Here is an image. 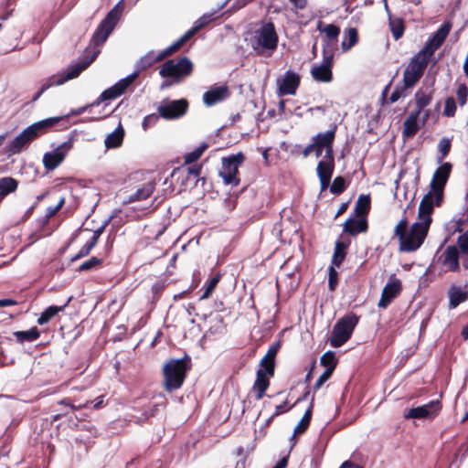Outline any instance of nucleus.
I'll use <instances>...</instances> for the list:
<instances>
[{"instance_id":"nucleus-1","label":"nucleus","mask_w":468,"mask_h":468,"mask_svg":"<svg viewBox=\"0 0 468 468\" xmlns=\"http://www.w3.org/2000/svg\"><path fill=\"white\" fill-rule=\"evenodd\" d=\"M431 187V191L420 203L417 220L410 227L407 218L404 217L394 228L393 236L398 239L401 252L416 251L428 234L434 206H439V167L433 173Z\"/></svg>"},{"instance_id":"nucleus-2","label":"nucleus","mask_w":468,"mask_h":468,"mask_svg":"<svg viewBox=\"0 0 468 468\" xmlns=\"http://www.w3.org/2000/svg\"><path fill=\"white\" fill-rule=\"evenodd\" d=\"M439 48V30L426 42L424 47L416 53L405 67L403 84L405 88H413L423 76L434 52Z\"/></svg>"},{"instance_id":"nucleus-3","label":"nucleus","mask_w":468,"mask_h":468,"mask_svg":"<svg viewBox=\"0 0 468 468\" xmlns=\"http://www.w3.org/2000/svg\"><path fill=\"white\" fill-rule=\"evenodd\" d=\"M61 119V117H50L29 125L6 144L5 147V154L8 156L20 154L34 140L47 133L52 127L57 125Z\"/></svg>"},{"instance_id":"nucleus-4","label":"nucleus","mask_w":468,"mask_h":468,"mask_svg":"<svg viewBox=\"0 0 468 468\" xmlns=\"http://www.w3.org/2000/svg\"><path fill=\"white\" fill-rule=\"evenodd\" d=\"M278 39L273 23L266 22L253 31L250 43L258 56L271 57L277 49Z\"/></svg>"},{"instance_id":"nucleus-5","label":"nucleus","mask_w":468,"mask_h":468,"mask_svg":"<svg viewBox=\"0 0 468 468\" xmlns=\"http://www.w3.org/2000/svg\"><path fill=\"white\" fill-rule=\"evenodd\" d=\"M164 387L167 392L180 388L187 371V360L171 359L163 367Z\"/></svg>"},{"instance_id":"nucleus-6","label":"nucleus","mask_w":468,"mask_h":468,"mask_svg":"<svg viewBox=\"0 0 468 468\" xmlns=\"http://www.w3.org/2000/svg\"><path fill=\"white\" fill-rule=\"evenodd\" d=\"M245 155L242 152L231 154L221 159L219 176L224 184L237 186L240 180L239 178V168L244 163Z\"/></svg>"},{"instance_id":"nucleus-7","label":"nucleus","mask_w":468,"mask_h":468,"mask_svg":"<svg viewBox=\"0 0 468 468\" xmlns=\"http://www.w3.org/2000/svg\"><path fill=\"white\" fill-rule=\"evenodd\" d=\"M358 323L356 314H348L339 319L334 325L330 337V345L333 347L343 346L352 335V333Z\"/></svg>"},{"instance_id":"nucleus-8","label":"nucleus","mask_w":468,"mask_h":468,"mask_svg":"<svg viewBox=\"0 0 468 468\" xmlns=\"http://www.w3.org/2000/svg\"><path fill=\"white\" fill-rule=\"evenodd\" d=\"M193 71V63L186 57L179 59H169L165 61L160 70L159 74L163 78H173L176 82L181 79L191 75Z\"/></svg>"},{"instance_id":"nucleus-9","label":"nucleus","mask_w":468,"mask_h":468,"mask_svg":"<svg viewBox=\"0 0 468 468\" xmlns=\"http://www.w3.org/2000/svg\"><path fill=\"white\" fill-rule=\"evenodd\" d=\"M100 53L99 49L93 50L90 57L74 66H72L66 76H52L50 77L41 87L40 90L37 94L34 100L39 98V96L48 89L55 85H61L69 80L78 77L84 69H86L97 58Z\"/></svg>"},{"instance_id":"nucleus-10","label":"nucleus","mask_w":468,"mask_h":468,"mask_svg":"<svg viewBox=\"0 0 468 468\" xmlns=\"http://www.w3.org/2000/svg\"><path fill=\"white\" fill-rule=\"evenodd\" d=\"M121 12L122 8L120 7L119 3L107 14L104 19L101 22L91 38V42L95 46H100L106 41L115 27L120 18Z\"/></svg>"},{"instance_id":"nucleus-11","label":"nucleus","mask_w":468,"mask_h":468,"mask_svg":"<svg viewBox=\"0 0 468 468\" xmlns=\"http://www.w3.org/2000/svg\"><path fill=\"white\" fill-rule=\"evenodd\" d=\"M333 50H327V48H324L322 63L320 65L314 66L311 69L313 79L318 82H331L333 80Z\"/></svg>"},{"instance_id":"nucleus-12","label":"nucleus","mask_w":468,"mask_h":468,"mask_svg":"<svg viewBox=\"0 0 468 468\" xmlns=\"http://www.w3.org/2000/svg\"><path fill=\"white\" fill-rule=\"evenodd\" d=\"M138 72H133L129 76L120 80L113 86L102 91L90 106H98L104 101H110L118 98L128 89V87L136 80Z\"/></svg>"},{"instance_id":"nucleus-13","label":"nucleus","mask_w":468,"mask_h":468,"mask_svg":"<svg viewBox=\"0 0 468 468\" xmlns=\"http://www.w3.org/2000/svg\"><path fill=\"white\" fill-rule=\"evenodd\" d=\"M187 109V101L185 99H180L176 101H162L157 111L160 117L166 120H172L185 115Z\"/></svg>"},{"instance_id":"nucleus-14","label":"nucleus","mask_w":468,"mask_h":468,"mask_svg":"<svg viewBox=\"0 0 468 468\" xmlns=\"http://www.w3.org/2000/svg\"><path fill=\"white\" fill-rule=\"evenodd\" d=\"M181 47L176 41L174 44L157 54H155L154 51L148 52L138 60L136 63V70L134 72H138L139 74L142 70H144L154 64L164 60L166 57L173 55Z\"/></svg>"},{"instance_id":"nucleus-15","label":"nucleus","mask_w":468,"mask_h":468,"mask_svg":"<svg viewBox=\"0 0 468 468\" xmlns=\"http://www.w3.org/2000/svg\"><path fill=\"white\" fill-rule=\"evenodd\" d=\"M300 80L301 78L299 74L292 70H287L281 79L277 80L279 95H294L300 85Z\"/></svg>"},{"instance_id":"nucleus-16","label":"nucleus","mask_w":468,"mask_h":468,"mask_svg":"<svg viewBox=\"0 0 468 468\" xmlns=\"http://www.w3.org/2000/svg\"><path fill=\"white\" fill-rule=\"evenodd\" d=\"M70 146L68 144H62L51 152H48L43 156L44 167L48 170H54L57 168L65 159L68 151Z\"/></svg>"},{"instance_id":"nucleus-17","label":"nucleus","mask_w":468,"mask_h":468,"mask_svg":"<svg viewBox=\"0 0 468 468\" xmlns=\"http://www.w3.org/2000/svg\"><path fill=\"white\" fill-rule=\"evenodd\" d=\"M439 413V401H431L428 404L409 410L404 417L406 419H434Z\"/></svg>"},{"instance_id":"nucleus-18","label":"nucleus","mask_w":468,"mask_h":468,"mask_svg":"<svg viewBox=\"0 0 468 468\" xmlns=\"http://www.w3.org/2000/svg\"><path fill=\"white\" fill-rule=\"evenodd\" d=\"M401 292V282L399 279L390 278L382 290L380 300L378 303L379 308L385 309Z\"/></svg>"},{"instance_id":"nucleus-19","label":"nucleus","mask_w":468,"mask_h":468,"mask_svg":"<svg viewBox=\"0 0 468 468\" xmlns=\"http://www.w3.org/2000/svg\"><path fill=\"white\" fill-rule=\"evenodd\" d=\"M461 251L458 245H450L444 250V258L442 265L445 271L457 272L460 271Z\"/></svg>"},{"instance_id":"nucleus-20","label":"nucleus","mask_w":468,"mask_h":468,"mask_svg":"<svg viewBox=\"0 0 468 468\" xmlns=\"http://www.w3.org/2000/svg\"><path fill=\"white\" fill-rule=\"evenodd\" d=\"M335 130L336 126H334L333 129L325 133H319L313 138L315 146L324 148V155L329 156L334 154L333 144L335 137Z\"/></svg>"},{"instance_id":"nucleus-21","label":"nucleus","mask_w":468,"mask_h":468,"mask_svg":"<svg viewBox=\"0 0 468 468\" xmlns=\"http://www.w3.org/2000/svg\"><path fill=\"white\" fill-rule=\"evenodd\" d=\"M468 225V207L462 214H456L452 219L445 225V229L448 231V237L445 239V242L449 240L450 236L456 232L462 234L463 228Z\"/></svg>"},{"instance_id":"nucleus-22","label":"nucleus","mask_w":468,"mask_h":468,"mask_svg":"<svg viewBox=\"0 0 468 468\" xmlns=\"http://www.w3.org/2000/svg\"><path fill=\"white\" fill-rule=\"evenodd\" d=\"M229 96L227 86L213 87L203 94V102L206 106L210 107L220 102Z\"/></svg>"},{"instance_id":"nucleus-23","label":"nucleus","mask_w":468,"mask_h":468,"mask_svg":"<svg viewBox=\"0 0 468 468\" xmlns=\"http://www.w3.org/2000/svg\"><path fill=\"white\" fill-rule=\"evenodd\" d=\"M155 182L150 181L140 186L134 193L130 195L126 200L123 201V204H134L141 201H146L151 197L154 189H155Z\"/></svg>"},{"instance_id":"nucleus-24","label":"nucleus","mask_w":468,"mask_h":468,"mask_svg":"<svg viewBox=\"0 0 468 468\" xmlns=\"http://www.w3.org/2000/svg\"><path fill=\"white\" fill-rule=\"evenodd\" d=\"M318 30L324 33L326 37V46L324 47L327 50H333V54L337 48V38L340 34L339 27L334 24L325 25L324 27H321V24L318 26Z\"/></svg>"},{"instance_id":"nucleus-25","label":"nucleus","mask_w":468,"mask_h":468,"mask_svg":"<svg viewBox=\"0 0 468 468\" xmlns=\"http://www.w3.org/2000/svg\"><path fill=\"white\" fill-rule=\"evenodd\" d=\"M367 230V221L366 218L363 217H356V218H349L344 224V231L351 236H356Z\"/></svg>"},{"instance_id":"nucleus-26","label":"nucleus","mask_w":468,"mask_h":468,"mask_svg":"<svg viewBox=\"0 0 468 468\" xmlns=\"http://www.w3.org/2000/svg\"><path fill=\"white\" fill-rule=\"evenodd\" d=\"M271 376L264 373L262 369H259L256 374V380L252 387V391L255 393V399L260 400L263 398L265 391L268 389L270 386L269 378Z\"/></svg>"},{"instance_id":"nucleus-27","label":"nucleus","mask_w":468,"mask_h":468,"mask_svg":"<svg viewBox=\"0 0 468 468\" xmlns=\"http://www.w3.org/2000/svg\"><path fill=\"white\" fill-rule=\"evenodd\" d=\"M449 308L454 309L459 304L468 300V291L463 290L459 286L452 285L448 291Z\"/></svg>"},{"instance_id":"nucleus-28","label":"nucleus","mask_w":468,"mask_h":468,"mask_svg":"<svg viewBox=\"0 0 468 468\" xmlns=\"http://www.w3.org/2000/svg\"><path fill=\"white\" fill-rule=\"evenodd\" d=\"M212 15H204L195 23V26L186 31L176 42L180 47L186 43L196 33L212 21Z\"/></svg>"},{"instance_id":"nucleus-29","label":"nucleus","mask_w":468,"mask_h":468,"mask_svg":"<svg viewBox=\"0 0 468 468\" xmlns=\"http://www.w3.org/2000/svg\"><path fill=\"white\" fill-rule=\"evenodd\" d=\"M278 346H271L266 355L261 360V369L269 376H273L274 374V366H275V357L278 352Z\"/></svg>"},{"instance_id":"nucleus-30","label":"nucleus","mask_w":468,"mask_h":468,"mask_svg":"<svg viewBox=\"0 0 468 468\" xmlns=\"http://www.w3.org/2000/svg\"><path fill=\"white\" fill-rule=\"evenodd\" d=\"M335 169V158L332 155H324L323 159L319 161L316 168L318 176L332 177Z\"/></svg>"},{"instance_id":"nucleus-31","label":"nucleus","mask_w":468,"mask_h":468,"mask_svg":"<svg viewBox=\"0 0 468 468\" xmlns=\"http://www.w3.org/2000/svg\"><path fill=\"white\" fill-rule=\"evenodd\" d=\"M104 227H101L93 231L92 237L89 241H87L80 250L79 253L72 259L73 261H77L82 257L87 256L91 250L96 246L101 235L102 234Z\"/></svg>"},{"instance_id":"nucleus-32","label":"nucleus","mask_w":468,"mask_h":468,"mask_svg":"<svg viewBox=\"0 0 468 468\" xmlns=\"http://www.w3.org/2000/svg\"><path fill=\"white\" fill-rule=\"evenodd\" d=\"M124 131L121 124L105 138L104 144L106 148H116L119 147L123 141Z\"/></svg>"},{"instance_id":"nucleus-33","label":"nucleus","mask_w":468,"mask_h":468,"mask_svg":"<svg viewBox=\"0 0 468 468\" xmlns=\"http://www.w3.org/2000/svg\"><path fill=\"white\" fill-rule=\"evenodd\" d=\"M18 182L11 177L5 176L0 178V202L10 193L16 190Z\"/></svg>"},{"instance_id":"nucleus-34","label":"nucleus","mask_w":468,"mask_h":468,"mask_svg":"<svg viewBox=\"0 0 468 468\" xmlns=\"http://www.w3.org/2000/svg\"><path fill=\"white\" fill-rule=\"evenodd\" d=\"M312 413H313V402H311L309 408L306 410V411L304 412L301 420L298 422V424L294 428L293 435L292 436L291 440H293L296 435L303 434L306 431V430L308 429L310 422H311Z\"/></svg>"},{"instance_id":"nucleus-35","label":"nucleus","mask_w":468,"mask_h":468,"mask_svg":"<svg viewBox=\"0 0 468 468\" xmlns=\"http://www.w3.org/2000/svg\"><path fill=\"white\" fill-rule=\"evenodd\" d=\"M358 42L356 28L349 27L345 31V37L341 44L343 52L350 50Z\"/></svg>"},{"instance_id":"nucleus-36","label":"nucleus","mask_w":468,"mask_h":468,"mask_svg":"<svg viewBox=\"0 0 468 468\" xmlns=\"http://www.w3.org/2000/svg\"><path fill=\"white\" fill-rule=\"evenodd\" d=\"M420 114L415 112H411L406 121L404 122L403 134L407 137H411L416 134L419 130L418 116Z\"/></svg>"},{"instance_id":"nucleus-37","label":"nucleus","mask_w":468,"mask_h":468,"mask_svg":"<svg viewBox=\"0 0 468 468\" xmlns=\"http://www.w3.org/2000/svg\"><path fill=\"white\" fill-rule=\"evenodd\" d=\"M70 299L62 306H49L47 309H45L40 316L37 319V324L39 325H43L47 323H48L53 317H55L59 312H62L65 307L68 305Z\"/></svg>"},{"instance_id":"nucleus-38","label":"nucleus","mask_w":468,"mask_h":468,"mask_svg":"<svg viewBox=\"0 0 468 468\" xmlns=\"http://www.w3.org/2000/svg\"><path fill=\"white\" fill-rule=\"evenodd\" d=\"M347 245L341 241L337 240L335 242V251L332 258V265L334 267H339L344 259L346 258V250Z\"/></svg>"},{"instance_id":"nucleus-39","label":"nucleus","mask_w":468,"mask_h":468,"mask_svg":"<svg viewBox=\"0 0 468 468\" xmlns=\"http://www.w3.org/2000/svg\"><path fill=\"white\" fill-rule=\"evenodd\" d=\"M370 209V197L369 196H360L356 202L355 213L356 217L366 218V215Z\"/></svg>"},{"instance_id":"nucleus-40","label":"nucleus","mask_w":468,"mask_h":468,"mask_svg":"<svg viewBox=\"0 0 468 468\" xmlns=\"http://www.w3.org/2000/svg\"><path fill=\"white\" fill-rule=\"evenodd\" d=\"M14 335L19 343H25L37 340L40 333L37 327H32L27 331H17Z\"/></svg>"},{"instance_id":"nucleus-41","label":"nucleus","mask_w":468,"mask_h":468,"mask_svg":"<svg viewBox=\"0 0 468 468\" xmlns=\"http://www.w3.org/2000/svg\"><path fill=\"white\" fill-rule=\"evenodd\" d=\"M208 148V144L204 142L197 148L185 155V164L190 165L197 161L204 152Z\"/></svg>"},{"instance_id":"nucleus-42","label":"nucleus","mask_w":468,"mask_h":468,"mask_svg":"<svg viewBox=\"0 0 468 468\" xmlns=\"http://www.w3.org/2000/svg\"><path fill=\"white\" fill-rule=\"evenodd\" d=\"M415 99L417 109L414 112L420 114L423 112L424 108L430 104L431 101V96L430 93H426L424 91H418L415 95Z\"/></svg>"},{"instance_id":"nucleus-43","label":"nucleus","mask_w":468,"mask_h":468,"mask_svg":"<svg viewBox=\"0 0 468 468\" xmlns=\"http://www.w3.org/2000/svg\"><path fill=\"white\" fill-rule=\"evenodd\" d=\"M389 27L394 39L398 40L402 37L405 27L401 19H389Z\"/></svg>"},{"instance_id":"nucleus-44","label":"nucleus","mask_w":468,"mask_h":468,"mask_svg":"<svg viewBox=\"0 0 468 468\" xmlns=\"http://www.w3.org/2000/svg\"><path fill=\"white\" fill-rule=\"evenodd\" d=\"M452 169V165L449 162L441 164V200L442 199V191L449 179Z\"/></svg>"},{"instance_id":"nucleus-45","label":"nucleus","mask_w":468,"mask_h":468,"mask_svg":"<svg viewBox=\"0 0 468 468\" xmlns=\"http://www.w3.org/2000/svg\"><path fill=\"white\" fill-rule=\"evenodd\" d=\"M220 280V274L217 273L214 277H212L205 284V291L201 296V299H206L210 296L216 286L218 285Z\"/></svg>"},{"instance_id":"nucleus-46","label":"nucleus","mask_w":468,"mask_h":468,"mask_svg":"<svg viewBox=\"0 0 468 468\" xmlns=\"http://www.w3.org/2000/svg\"><path fill=\"white\" fill-rule=\"evenodd\" d=\"M133 211L137 212L136 215L132 216L133 218H141L146 216L149 212L155 210V207H154V201L150 202L148 206L141 207V206H133L131 207Z\"/></svg>"},{"instance_id":"nucleus-47","label":"nucleus","mask_w":468,"mask_h":468,"mask_svg":"<svg viewBox=\"0 0 468 468\" xmlns=\"http://www.w3.org/2000/svg\"><path fill=\"white\" fill-rule=\"evenodd\" d=\"M320 363L322 366L326 367L327 368H332V371L334 372V369L336 366L335 353L332 351L324 353L320 358Z\"/></svg>"},{"instance_id":"nucleus-48","label":"nucleus","mask_w":468,"mask_h":468,"mask_svg":"<svg viewBox=\"0 0 468 468\" xmlns=\"http://www.w3.org/2000/svg\"><path fill=\"white\" fill-rule=\"evenodd\" d=\"M456 102L452 97H448L444 101V109L442 114L446 117H453L456 112Z\"/></svg>"},{"instance_id":"nucleus-49","label":"nucleus","mask_w":468,"mask_h":468,"mask_svg":"<svg viewBox=\"0 0 468 468\" xmlns=\"http://www.w3.org/2000/svg\"><path fill=\"white\" fill-rule=\"evenodd\" d=\"M346 189V181L342 176H337L333 180V183L330 186V191L333 194L338 195L345 191Z\"/></svg>"},{"instance_id":"nucleus-50","label":"nucleus","mask_w":468,"mask_h":468,"mask_svg":"<svg viewBox=\"0 0 468 468\" xmlns=\"http://www.w3.org/2000/svg\"><path fill=\"white\" fill-rule=\"evenodd\" d=\"M456 244L462 254H468V229L459 235Z\"/></svg>"},{"instance_id":"nucleus-51","label":"nucleus","mask_w":468,"mask_h":468,"mask_svg":"<svg viewBox=\"0 0 468 468\" xmlns=\"http://www.w3.org/2000/svg\"><path fill=\"white\" fill-rule=\"evenodd\" d=\"M101 264V260L96 257H91L88 261H84L80 267V271H86L97 268Z\"/></svg>"},{"instance_id":"nucleus-52","label":"nucleus","mask_w":468,"mask_h":468,"mask_svg":"<svg viewBox=\"0 0 468 468\" xmlns=\"http://www.w3.org/2000/svg\"><path fill=\"white\" fill-rule=\"evenodd\" d=\"M457 100L461 106H463L467 102L468 98V88L465 84H460L456 90Z\"/></svg>"},{"instance_id":"nucleus-53","label":"nucleus","mask_w":468,"mask_h":468,"mask_svg":"<svg viewBox=\"0 0 468 468\" xmlns=\"http://www.w3.org/2000/svg\"><path fill=\"white\" fill-rule=\"evenodd\" d=\"M64 204H65V197H60L58 201V204L55 207H48L47 208V212H46L47 220H48L49 218L54 217L58 212V210L64 206Z\"/></svg>"},{"instance_id":"nucleus-54","label":"nucleus","mask_w":468,"mask_h":468,"mask_svg":"<svg viewBox=\"0 0 468 468\" xmlns=\"http://www.w3.org/2000/svg\"><path fill=\"white\" fill-rule=\"evenodd\" d=\"M332 374V368H326L314 383V388L318 390L324 385V383L330 378Z\"/></svg>"},{"instance_id":"nucleus-55","label":"nucleus","mask_w":468,"mask_h":468,"mask_svg":"<svg viewBox=\"0 0 468 468\" xmlns=\"http://www.w3.org/2000/svg\"><path fill=\"white\" fill-rule=\"evenodd\" d=\"M337 277L338 273L335 271L334 266L329 267V273H328V286L330 291H334L337 284Z\"/></svg>"},{"instance_id":"nucleus-56","label":"nucleus","mask_w":468,"mask_h":468,"mask_svg":"<svg viewBox=\"0 0 468 468\" xmlns=\"http://www.w3.org/2000/svg\"><path fill=\"white\" fill-rule=\"evenodd\" d=\"M452 147V141L448 138L441 140V161L443 160L450 153Z\"/></svg>"},{"instance_id":"nucleus-57","label":"nucleus","mask_w":468,"mask_h":468,"mask_svg":"<svg viewBox=\"0 0 468 468\" xmlns=\"http://www.w3.org/2000/svg\"><path fill=\"white\" fill-rule=\"evenodd\" d=\"M159 116L160 115L154 113L145 116L142 123L143 129L146 131L149 127L154 125L159 120Z\"/></svg>"},{"instance_id":"nucleus-58","label":"nucleus","mask_w":468,"mask_h":468,"mask_svg":"<svg viewBox=\"0 0 468 468\" xmlns=\"http://www.w3.org/2000/svg\"><path fill=\"white\" fill-rule=\"evenodd\" d=\"M409 88H405L404 86L401 88H397L390 95L389 101L391 103L396 102L399 98L406 96V90Z\"/></svg>"},{"instance_id":"nucleus-59","label":"nucleus","mask_w":468,"mask_h":468,"mask_svg":"<svg viewBox=\"0 0 468 468\" xmlns=\"http://www.w3.org/2000/svg\"><path fill=\"white\" fill-rule=\"evenodd\" d=\"M451 28L452 24L450 22H445L442 26H441V46L446 39Z\"/></svg>"},{"instance_id":"nucleus-60","label":"nucleus","mask_w":468,"mask_h":468,"mask_svg":"<svg viewBox=\"0 0 468 468\" xmlns=\"http://www.w3.org/2000/svg\"><path fill=\"white\" fill-rule=\"evenodd\" d=\"M202 165H196L187 168V174L189 176H198L201 173Z\"/></svg>"},{"instance_id":"nucleus-61","label":"nucleus","mask_w":468,"mask_h":468,"mask_svg":"<svg viewBox=\"0 0 468 468\" xmlns=\"http://www.w3.org/2000/svg\"><path fill=\"white\" fill-rule=\"evenodd\" d=\"M287 410H288V409L286 408V402H284L281 405H278L275 408V412L273 413V415L271 416V419H274L276 416H278Z\"/></svg>"},{"instance_id":"nucleus-62","label":"nucleus","mask_w":468,"mask_h":468,"mask_svg":"<svg viewBox=\"0 0 468 468\" xmlns=\"http://www.w3.org/2000/svg\"><path fill=\"white\" fill-rule=\"evenodd\" d=\"M315 144L313 142L312 144H308L302 152L303 156L304 158L308 157L314 151Z\"/></svg>"},{"instance_id":"nucleus-63","label":"nucleus","mask_w":468,"mask_h":468,"mask_svg":"<svg viewBox=\"0 0 468 468\" xmlns=\"http://www.w3.org/2000/svg\"><path fill=\"white\" fill-rule=\"evenodd\" d=\"M321 184V190H325L329 185L332 177L318 176Z\"/></svg>"},{"instance_id":"nucleus-64","label":"nucleus","mask_w":468,"mask_h":468,"mask_svg":"<svg viewBox=\"0 0 468 468\" xmlns=\"http://www.w3.org/2000/svg\"><path fill=\"white\" fill-rule=\"evenodd\" d=\"M339 468H362L360 465L356 464L350 461H346Z\"/></svg>"}]
</instances>
